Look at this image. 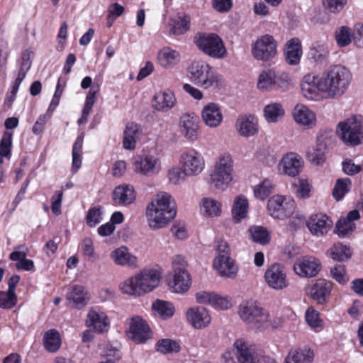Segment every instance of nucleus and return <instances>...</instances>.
Listing matches in <instances>:
<instances>
[{
    "instance_id": "nucleus-1",
    "label": "nucleus",
    "mask_w": 363,
    "mask_h": 363,
    "mask_svg": "<svg viewBox=\"0 0 363 363\" xmlns=\"http://www.w3.org/2000/svg\"><path fill=\"white\" fill-rule=\"evenodd\" d=\"M352 79L351 72L345 66L330 67L320 76L308 73L301 82V91L308 100L320 101L340 97L347 90Z\"/></svg>"
},
{
    "instance_id": "nucleus-2",
    "label": "nucleus",
    "mask_w": 363,
    "mask_h": 363,
    "mask_svg": "<svg viewBox=\"0 0 363 363\" xmlns=\"http://www.w3.org/2000/svg\"><path fill=\"white\" fill-rule=\"evenodd\" d=\"M177 206L174 198L165 191L157 193L145 209L148 227L158 230L167 227L176 218Z\"/></svg>"
},
{
    "instance_id": "nucleus-3",
    "label": "nucleus",
    "mask_w": 363,
    "mask_h": 363,
    "mask_svg": "<svg viewBox=\"0 0 363 363\" xmlns=\"http://www.w3.org/2000/svg\"><path fill=\"white\" fill-rule=\"evenodd\" d=\"M240 318L252 330L264 331L269 327H277L270 313L253 301H244L239 306Z\"/></svg>"
},
{
    "instance_id": "nucleus-4",
    "label": "nucleus",
    "mask_w": 363,
    "mask_h": 363,
    "mask_svg": "<svg viewBox=\"0 0 363 363\" xmlns=\"http://www.w3.org/2000/svg\"><path fill=\"white\" fill-rule=\"evenodd\" d=\"M160 274L154 269H145L133 277H131L120 284L122 293L140 296L152 291L160 283Z\"/></svg>"
},
{
    "instance_id": "nucleus-5",
    "label": "nucleus",
    "mask_w": 363,
    "mask_h": 363,
    "mask_svg": "<svg viewBox=\"0 0 363 363\" xmlns=\"http://www.w3.org/2000/svg\"><path fill=\"white\" fill-rule=\"evenodd\" d=\"M233 160L228 153L220 155L208 175L210 187L218 192L225 191L233 180Z\"/></svg>"
},
{
    "instance_id": "nucleus-6",
    "label": "nucleus",
    "mask_w": 363,
    "mask_h": 363,
    "mask_svg": "<svg viewBox=\"0 0 363 363\" xmlns=\"http://www.w3.org/2000/svg\"><path fill=\"white\" fill-rule=\"evenodd\" d=\"M189 80L204 89H215L220 86L221 77L207 62L202 60L194 61L187 68Z\"/></svg>"
},
{
    "instance_id": "nucleus-7",
    "label": "nucleus",
    "mask_w": 363,
    "mask_h": 363,
    "mask_svg": "<svg viewBox=\"0 0 363 363\" xmlns=\"http://www.w3.org/2000/svg\"><path fill=\"white\" fill-rule=\"evenodd\" d=\"M293 84L291 75L277 68H265L257 76V88L262 92L286 90Z\"/></svg>"
},
{
    "instance_id": "nucleus-8",
    "label": "nucleus",
    "mask_w": 363,
    "mask_h": 363,
    "mask_svg": "<svg viewBox=\"0 0 363 363\" xmlns=\"http://www.w3.org/2000/svg\"><path fill=\"white\" fill-rule=\"evenodd\" d=\"M336 133L342 143L351 147L363 143V117L352 116L338 123Z\"/></svg>"
},
{
    "instance_id": "nucleus-9",
    "label": "nucleus",
    "mask_w": 363,
    "mask_h": 363,
    "mask_svg": "<svg viewBox=\"0 0 363 363\" xmlns=\"http://www.w3.org/2000/svg\"><path fill=\"white\" fill-rule=\"evenodd\" d=\"M194 42L201 52L212 58L222 59L227 55L224 43L216 33H198L194 38Z\"/></svg>"
},
{
    "instance_id": "nucleus-10",
    "label": "nucleus",
    "mask_w": 363,
    "mask_h": 363,
    "mask_svg": "<svg viewBox=\"0 0 363 363\" xmlns=\"http://www.w3.org/2000/svg\"><path fill=\"white\" fill-rule=\"evenodd\" d=\"M132 165L135 174L147 177L155 176L162 170L161 160L155 152H148L138 155Z\"/></svg>"
},
{
    "instance_id": "nucleus-11",
    "label": "nucleus",
    "mask_w": 363,
    "mask_h": 363,
    "mask_svg": "<svg viewBox=\"0 0 363 363\" xmlns=\"http://www.w3.org/2000/svg\"><path fill=\"white\" fill-rule=\"evenodd\" d=\"M178 162L190 177L199 175L206 167L204 157L194 148L183 150L179 155Z\"/></svg>"
},
{
    "instance_id": "nucleus-12",
    "label": "nucleus",
    "mask_w": 363,
    "mask_h": 363,
    "mask_svg": "<svg viewBox=\"0 0 363 363\" xmlns=\"http://www.w3.org/2000/svg\"><path fill=\"white\" fill-rule=\"evenodd\" d=\"M267 208L272 217L284 220L294 213L296 203L292 199L281 195H274L268 200Z\"/></svg>"
},
{
    "instance_id": "nucleus-13",
    "label": "nucleus",
    "mask_w": 363,
    "mask_h": 363,
    "mask_svg": "<svg viewBox=\"0 0 363 363\" xmlns=\"http://www.w3.org/2000/svg\"><path fill=\"white\" fill-rule=\"evenodd\" d=\"M277 53V43L272 35L266 34L257 39L252 45V55L264 62L273 59Z\"/></svg>"
},
{
    "instance_id": "nucleus-14",
    "label": "nucleus",
    "mask_w": 363,
    "mask_h": 363,
    "mask_svg": "<svg viewBox=\"0 0 363 363\" xmlns=\"http://www.w3.org/2000/svg\"><path fill=\"white\" fill-rule=\"evenodd\" d=\"M179 128L181 135L189 142H196L200 135V119L194 113H185L179 121Z\"/></svg>"
},
{
    "instance_id": "nucleus-15",
    "label": "nucleus",
    "mask_w": 363,
    "mask_h": 363,
    "mask_svg": "<svg viewBox=\"0 0 363 363\" xmlns=\"http://www.w3.org/2000/svg\"><path fill=\"white\" fill-rule=\"evenodd\" d=\"M85 325L96 333L104 334L109 330L111 321L104 311L99 307H91L87 311Z\"/></svg>"
},
{
    "instance_id": "nucleus-16",
    "label": "nucleus",
    "mask_w": 363,
    "mask_h": 363,
    "mask_svg": "<svg viewBox=\"0 0 363 363\" xmlns=\"http://www.w3.org/2000/svg\"><path fill=\"white\" fill-rule=\"evenodd\" d=\"M233 350L238 363H260L256 345L244 338L237 339L234 342Z\"/></svg>"
},
{
    "instance_id": "nucleus-17",
    "label": "nucleus",
    "mask_w": 363,
    "mask_h": 363,
    "mask_svg": "<svg viewBox=\"0 0 363 363\" xmlns=\"http://www.w3.org/2000/svg\"><path fill=\"white\" fill-rule=\"evenodd\" d=\"M303 158L296 152H289L284 154L277 165V171L281 175L295 177L302 171Z\"/></svg>"
},
{
    "instance_id": "nucleus-18",
    "label": "nucleus",
    "mask_w": 363,
    "mask_h": 363,
    "mask_svg": "<svg viewBox=\"0 0 363 363\" xmlns=\"http://www.w3.org/2000/svg\"><path fill=\"white\" fill-rule=\"evenodd\" d=\"M127 336L135 343H144L152 337V331L145 320L139 316L133 317L129 322Z\"/></svg>"
},
{
    "instance_id": "nucleus-19",
    "label": "nucleus",
    "mask_w": 363,
    "mask_h": 363,
    "mask_svg": "<svg viewBox=\"0 0 363 363\" xmlns=\"http://www.w3.org/2000/svg\"><path fill=\"white\" fill-rule=\"evenodd\" d=\"M293 269L295 274L300 277H314L321 269V262L315 257L304 256L296 260Z\"/></svg>"
},
{
    "instance_id": "nucleus-20",
    "label": "nucleus",
    "mask_w": 363,
    "mask_h": 363,
    "mask_svg": "<svg viewBox=\"0 0 363 363\" xmlns=\"http://www.w3.org/2000/svg\"><path fill=\"white\" fill-rule=\"evenodd\" d=\"M310 233L317 238L325 236L333 226V221L325 213L313 214L306 222Z\"/></svg>"
},
{
    "instance_id": "nucleus-21",
    "label": "nucleus",
    "mask_w": 363,
    "mask_h": 363,
    "mask_svg": "<svg viewBox=\"0 0 363 363\" xmlns=\"http://www.w3.org/2000/svg\"><path fill=\"white\" fill-rule=\"evenodd\" d=\"M264 280L269 287L274 290L284 289L289 284L284 268L279 264H274L266 269Z\"/></svg>"
},
{
    "instance_id": "nucleus-22",
    "label": "nucleus",
    "mask_w": 363,
    "mask_h": 363,
    "mask_svg": "<svg viewBox=\"0 0 363 363\" xmlns=\"http://www.w3.org/2000/svg\"><path fill=\"white\" fill-rule=\"evenodd\" d=\"M169 288L172 292L184 294L189 291L191 285L190 274L187 270L177 269L172 271L167 278Z\"/></svg>"
},
{
    "instance_id": "nucleus-23",
    "label": "nucleus",
    "mask_w": 363,
    "mask_h": 363,
    "mask_svg": "<svg viewBox=\"0 0 363 363\" xmlns=\"http://www.w3.org/2000/svg\"><path fill=\"white\" fill-rule=\"evenodd\" d=\"M188 323L195 329L207 328L211 323V316L208 309L203 306H193L186 312Z\"/></svg>"
},
{
    "instance_id": "nucleus-24",
    "label": "nucleus",
    "mask_w": 363,
    "mask_h": 363,
    "mask_svg": "<svg viewBox=\"0 0 363 363\" xmlns=\"http://www.w3.org/2000/svg\"><path fill=\"white\" fill-rule=\"evenodd\" d=\"M213 267L221 277L235 279L238 273L239 267L231 257L216 256L213 262Z\"/></svg>"
},
{
    "instance_id": "nucleus-25",
    "label": "nucleus",
    "mask_w": 363,
    "mask_h": 363,
    "mask_svg": "<svg viewBox=\"0 0 363 363\" xmlns=\"http://www.w3.org/2000/svg\"><path fill=\"white\" fill-rule=\"evenodd\" d=\"M292 116L295 122L305 129H311L316 125L315 112L304 104H296L292 111Z\"/></svg>"
},
{
    "instance_id": "nucleus-26",
    "label": "nucleus",
    "mask_w": 363,
    "mask_h": 363,
    "mask_svg": "<svg viewBox=\"0 0 363 363\" xmlns=\"http://www.w3.org/2000/svg\"><path fill=\"white\" fill-rule=\"evenodd\" d=\"M203 123L210 128H216L222 123L223 116L220 106L213 102L206 104L201 112Z\"/></svg>"
},
{
    "instance_id": "nucleus-27",
    "label": "nucleus",
    "mask_w": 363,
    "mask_h": 363,
    "mask_svg": "<svg viewBox=\"0 0 363 363\" xmlns=\"http://www.w3.org/2000/svg\"><path fill=\"white\" fill-rule=\"evenodd\" d=\"M91 296L89 291L82 285L71 286L66 294L68 305L72 308H82L88 304Z\"/></svg>"
},
{
    "instance_id": "nucleus-28",
    "label": "nucleus",
    "mask_w": 363,
    "mask_h": 363,
    "mask_svg": "<svg viewBox=\"0 0 363 363\" xmlns=\"http://www.w3.org/2000/svg\"><path fill=\"white\" fill-rule=\"evenodd\" d=\"M332 283L324 279H316L307 287V292L319 303H323L330 294Z\"/></svg>"
},
{
    "instance_id": "nucleus-29",
    "label": "nucleus",
    "mask_w": 363,
    "mask_h": 363,
    "mask_svg": "<svg viewBox=\"0 0 363 363\" xmlns=\"http://www.w3.org/2000/svg\"><path fill=\"white\" fill-rule=\"evenodd\" d=\"M235 128L241 136H254L258 132V120L254 115L240 116L237 119Z\"/></svg>"
},
{
    "instance_id": "nucleus-30",
    "label": "nucleus",
    "mask_w": 363,
    "mask_h": 363,
    "mask_svg": "<svg viewBox=\"0 0 363 363\" xmlns=\"http://www.w3.org/2000/svg\"><path fill=\"white\" fill-rule=\"evenodd\" d=\"M110 257L116 265L138 267L137 257L131 254L125 246H121L113 250L110 254Z\"/></svg>"
},
{
    "instance_id": "nucleus-31",
    "label": "nucleus",
    "mask_w": 363,
    "mask_h": 363,
    "mask_svg": "<svg viewBox=\"0 0 363 363\" xmlns=\"http://www.w3.org/2000/svg\"><path fill=\"white\" fill-rule=\"evenodd\" d=\"M177 99L174 92L170 90L161 91L155 94L152 99V107L159 111L166 112L176 104Z\"/></svg>"
},
{
    "instance_id": "nucleus-32",
    "label": "nucleus",
    "mask_w": 363,
    "mask_h": 363,
    "mask_svg": "<svg viewBox=\"0 0 363 363\" xmlns=\"http://www.w3.org/2000/svg\"><path fill=\"white\" fill-rule=\"evenodd\" d=\"M112 199L118 205L128 206L133 203L135 200L133 186L126 184L117 186L113 191Z\"/></svg>"
},
{
    "instance_id": "nucleus-33",
    "label": "nucleus",
    "mask_w": 363,
    "mask_h": 363,
    "mask_svg": "<svg viewBox=\"0 0 363 363\" xmlns=\"http://www.w3.org/2000/svg\"><path fill=\"white\" fill-rule=\"evenodd\" d=\"M302 53L301 43L298 38H293L287 41L284 52L287 64L293 66L298 65Z\"/></svg>"
},
{
    "instance_id": "nucleus-34",
    "label": "nucleus",
    "mask_w": 363,
    "mask_h": 363,
    "mask_svg": "<svg viewBox=\"0 0 363 363\" xmlns=\"http://www.w3.org/2000/svg\"><path fill=\"white\" fill-rule=\"evenodd\" d=\"M249 201L243 194L236 196L233 201L231 208L232 218L235 223H240L245 219L249 211Z\"/></svg>"
},
{
    "instance_id": "nucleus-35",
    "label": "nucleus",
    "mask_w": 363,
    "mask_h": 363,
    "mask_svg": "<svg viewBox=\"0 0 363 363\" xmlns=\"http://www.w3.org/2000/svg\"><path fill=\"white\" fill-rule=\"evenodd\" d=\"M201 213L209 218H217L222 214V203L213 197L206 196L199 203Z\"/></svg>"
},
{
    "instance_id": "nucleus-36",
    "label": "nucleus",
    "mask_w": 363,
    "mask_h": 363,
    "mask_svg": "<svg viewBox=\"0 0 363 363\" xmlns=\"http://www.w3.org/2000/svg\"><path fill=\"white\" fill-rule=\"evenodd\" d=\"M141 134L142 130L140 125L134 123H128L123 132V147L129 150H135L136 142Z\"/></svg>"
},
{
    "instance_id": "nucleus-37",
    "label": "nucleus",
    "mask_w": 363,
    "mask_h": 363,
    "mask_svg": "<svg viewBox=\"0 0 363 363\" xmlns=\"http://www.w3.org/2000/svg\"><path fill=\"white\" fill-rule=\"evenodd\" d=\"M159 64L164 68H172L180 61L179 52L169 47H164L157 53Z\"/></svg>"
},
{
    "instance_id": "nucleus-38",
    "label": "nucleus",
    "mask_w": 363,
    "mask_h": 363,
    "mask_svg": "<svg viewBox=\"0 0 363 363\" xmlns=\"http://www.w3.org/2000/svg\"><path fill=\"white\" fill-rule=\"evenodd\" d=\"M313 352L308 347L291 350L284 363H312Z\"/></svg>"
},
{
    "instance_id": "nucleus-39",
    "label": "nucleus",
    "mask_w": 363,
    "mask_h": 363,
    "mask_svg": "<svg viewBox=\"0 0 363 363\" xmlns=\"http://www.w3.org/2000/svg\"><path fill=\"white\" fill-rule=\"evenodd\" d=\"M30 67V52L28 50H26L22 52L18 74L16 79L12 82L11 86L19 89L20 84L25 79Z\"/></svg>"
},
{
    "instance_id": "nucleus-40",
    "label": "nucleus",
    "mask_w": 363,
    "mask_h": 363,
    "mask_svg": "<svg viewBox=\"0 0 363 363\" xmlns=\"http://www.w3.org/2000/svg\"><path fill=\"white\" fill-rule=\"evenodd\" d=\"M263 112L264 117L267 123H276L285 114L283 106L277 102H272L266 105Z\"/></svg>"
},
{
    "instance_id": "nucleus-41",
    "label": "nucleus",
    "mask_w": 363,
    "mask_h": 363,
    "mask_svg": "<svg viewBox=\"0 0 363 363\" xmlns=\"http://www.w3.org/2000/svg\"><path fill=\"white\" fill-rule=\"evenodd\" d=\"M327 147L320 139L317 140L316 147L310 149L307 153L308 160L314 164H321L325 161Z\"/></svg>"
},
{
    "instance_id": "nucleus-42",
    "label": "nucleus",
    "mask_w": 363,
    "mask_h": 363,
    "mask_svg": "<svg viewBox=\"0 0 363 363\" xmlns=\"http://www.w3.org/2000/svg\"><path fill=\"white\" fill-rule=\"evenodd\" d=\"M84 141V135L81 134L77 138L72 147V171L77 172L82 165V146Z\"/></svg>"
},
{
    "instance_id": "nucleus-43",
    "label": "nucleus",
    "mask_w": 363,
    "mask_h": 363,
    "mask_svg": "<svg viewBox=\"0 0 363 363\" xmlns=\"http://www.w3.org/2000/svg\"><path fill=\"white\" fill-rule=\"evenodd\" d=\"M45 348L50 352H56L60 347L61 340L59 333L54 330L47 331L43 337Z\"/></svg>"
},
{
    "instance_id": "nucleus-44",
    "label": "nucleus",
    "mask_w": 363,
    "mask_h": 363,
    "mask_svg": "<svg viewBox=\"0 0 363 363\" xmlns=\"http://www.w3.org/2000/svg\"><path fill=\"white\" fill-rule=\"evenodd\" d=\"M167 177L170 184L180 185L186 181L187 177L190 176L181 165H174L168 169Z\"/></svg>"
},
{
    "instance_id": "nucleus-45",
    "label": "nucleus",
    "mask_w": 363,
    "mask_h": 363,
    "mask_svg": "<svg viewBox=\"0 0 363 363\" xmlns=\"http://www.w3.org/2000/svg\"><path fill=\"white\" fill-rule=\"evenodd\" d=\"M152 308L163 319L172 317L175 312L174 306L172 303L162 300L155 301Z\"/></svg>"
},
{
    "instance_id": "nucleus-46",
    "label": "nucleus",
    "mask_w": 363,
    "mask_h": 363,
    "mask_svg": "<svg viewBox=\"0 0 363 363\" xmlns=\"http://www.w3.org/2000/svg\"><path fill=\"white\" fill-rule=\"evenodd\" d=\"M329 50L326 43L322 40H318L311 45L309 55L317 62H322L326 59Z\"/></svg>"
},
{
    "instance_id": "nucleus-47",
    "label": "nucleus",
    "mask_w": 363,
    "mask_h": 363,
    "mask_svg": "<svg viewBox=\"0 0 363 363\" xmlns=\"http://www.w3.org/2000/svg\"><path fill=\"white\" fill-rule=\"evenodd\" d=\"M273 188L272 181L269 179H264L254 186V195L257 199L264 201L272 193Z\"/></svg>"
},
{
    "instance_id": "nucleus-48",
    "label": "nucleus",
    "mask_w": 363,
    "mask_h": 363,
    "mask_svg": "<svg viewBox=\"0 0 363 363\" xmlns=\"http://www.w3.org/2000/svg\"><path fill=\"white\" fill-rule=\"evenodd\" d=\"M16 301L15 286L10 282L7 291H0V308L4 309L11 308L16 304Z\"/></svg>"
},
{
    "instance_id": "nucleus-49",
    "label": "nucleus",
    "mask_w": 363,
    "mask_h": 363,
    "mask_svg": "<svg viewBox=\"0 0 363 363\" xmlns=\"http://www.w3.org/2000/svg\"><path fill=\"white\" fill-rule=\"evenodd\" d=\"M330 252L332 259L339 262L347 260L352 255L350 248L340 242L334 244Z\"/></svg>"
},
{
    "instance_id": "nucleus-50",
    "label": "nucleus",
    "mask_w": 363,
    "mask_h": 363,
    "mask_svg": "<svg viewBox=\"0 0 363 363\" xmlns=\"http://www.w3.org/2000/svg\"><path fill=\"white\" fill-rule=\"evenodd\" d=\"M191 18L189 16L183 14L178 16L172 21V31L175 35H182L189 30Z\"/></svg>"
},
{
    "instance_id": "nucleus-51",
    "label": "nucleus",
    "mask_w": 363,
    "mask_h": 363,
    "mask_svg": "<svg viewBox=\"0 0 363 363\" xmlns=\"http://www.w3.org/2000/svg\"><path fill=\"white\" fill-rule=\"evenodd\" d=\"M96 92V91H94L92 89H90L89 91L86 96L85 103L82 112V116L80 118H79V120L77 121V123L79 125L84 124L87 121L88 116L95 103Z\"/></svg>"
},
{
    "instance_id": "nucleus-52",
    "label": "nucleus",
    "mask_w": 363,
    "mask_h": 363,
    "mask_svg": "<svg viewBox=\"0 0 363 363\" xmlns=\"http://www.w3.org/2000/svg\"><path fill=\"white\" fill-rule=\"evenodd\" d=\"M352 33L347 26H341L335 33L336 43L339 47H346L352 42Z\"/></svg>"
},
{
    "instance_id": "nucleus-53",
    "label": "nucleus",
    "mask_w": 363,
    "mask_h": 363,
    "mask_svg": "<svg viewBox=\"0 0 363 363\" xmlns=\"http://www.w3.org/2000/svg\"><path fill=\"white\" fill-rule=\"evenodd\" d=\"M249 232L254 242L265 245L270 240V237L267 230L262 226H252Z\"/></svg>"
},
{
    "instance_id": "nucleus-54",
    "label": "nucleus",
    "mask_w": 363,
    "mask_h": 363,
    "mask_svg": "<svg viewBox=\"0 0 363 363\" xmlns=\"http://www.w3.org/2000/svg\"><path fill=\"white\" fill-rule=\"evenodd\" d=\"M351 186L350 179L348 178L338 179L334 186L333 195L337 201H340L350 191Z\"/></svg>"
},
{
    "instance_id": "nucleus-55",
    "label": "nucleus",
    "mask_w": 363,
    "mask_h": 363,
    "mask_svg": "<svg viewBox=\"0 0 363 363\" xmlns=\"http://www.w3.org/2000/svg\"><path fill=\"white\" fill-rule=\"evenodd\" d=\"M305 318L307 324L315 331H319L323 328V320L319 317V313L309 308L306 311Z\"/></svg>"
},
{
    "instance_id": "nucleus-56",
    "label": "nucleus",
    "mask_w": 363,
    "mask_h": 363,
    "mask_svg": "<svg viewBox=\"0 0 363 363\" xmlns=\"http://www.w3.org/2000/svg\"><path fill=\"white\" fill-rule=\"evenodd\" d=\"M13 134L6 131L0 141V156L9 159L11 155Z\"/></svg>"
},
{
    "instance_id": "nucleus-57",
    "label": "nucleus",
    "mask_w": 363,
    "mask_h": 363,
    "mask_svg": "<svg viewBox=\"0 0 363 363\" xmlns=\"http://www.w3.org/2000/svg\"><path fill=\"white\" fill-rule=\"evenodd\" d=\"M211 306L216 310H228L232 306L231 299L228 296H223L214 293Z\"/></svg>"
},
{
    "instance_id": "nucleus-58",
    "label": "nucleus",
    "mask_w": 363,
    "mask_h": 363,
    "mask_svg": "<svg viewBox=\"0 0 363 363\" xmlns=\"http://www.w3.org/2000/svg\"><path fill=\"white\" fill-rule=\"evenodd\" d=\"M355 229L354 223L340 218L336 223V233L340 238L350 235Z\"/></svg>"
},
{
    "instance_id": "nucleus-59",
    "label": "nucleus",
    "mask_w": 363,
    "mask_h": 363,
    "mask_svg": "<svg viewBox=\"0 0 363 363\" xmlns=\"http://www.w3.org/2000/svg\"><path fill=\"white\" fill-rule=\"evenodd\" d=\"M179 344L176 341L170 339H162L157 342V351L164 354L179 352Z\"/></svg>"
},
{
    "instance_id": "nucleus-60",
    "label": "nucleus",
    "mask_w": 363,
    "mask_h": 363,
    "mask_svg": "<svg viewBox=\"0 0 363 363\" xmlns=\"http://www.w3.org/2000/svg\"><path fill=\"white\" fill-rule=\"evenodd\" d=\"M330 275L333 279L340 284H344L349 280L346 273L345 267L342 264H337L331 268Z\"/></svg>"
},
{
    "instance_id": "nucleus-61",
    "label": "nucleus",
    "mask_w": 363,
    "mask_h": 363,
    "mask_svg": "<svg viewBox=\"0 0 363 363\" xmlns=\"http://www.w3.org/2000/svg\"><path fill=\"white\" fill-rule=\"evenodd\" d=\"M257 157L263 164L271 166L276 162L274 152L269 147L264 148L257 152Z\"/></svg>"
},
{
    "instance_id": "nucleus-62",
    "label": "nucleus",
    "mask_w": 363,
    "mask_h": 363,
    "mask_svg": "<svg viewBox=\"0 0 363 363\" xmlns=\"http://www.w3.org/2000/svg\"><path fill=\"white\" fill-rule=\"evenodd\" d=\"M296 193L300 198L305 199L309 197L311 186L308 180L305 179H298L294 184Z\"/></svg>"
},
{
    "instance_id": "nucleus-63",
    "label": "nucleus",
    "mask_w": 363,
    "mask_h": 363,
    "mask_svg": "<svg viewBox=\"0 0 363 363\" xmlns=\"http://www.w3.org/2000/svg\"><path fill=\"white\" fill-rule=\"evenodd\" d=\"M29 252V249L25 245H18L14 247V251L9 255V259L12 261L20 262L25 259Z\"/></svg>"
},
{
    "instance_id": "nucleus-64",
    "label": "nucleus",
    "mask_w": 363,
    "mask_h": 363,
    "mask_svg": "<svg viewBox=\"0 0 363 363\" xmlns=\"http://www.w3.org/2000/svg\"><path fill=\"white\" fill-rule=\"evenodd\" d=\"M101 213L100 208L94 207L89 210L86 216V223L89 226L94 227L101 220Z\"/></svg>"
}]
</instances>
